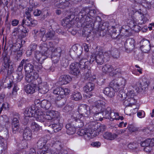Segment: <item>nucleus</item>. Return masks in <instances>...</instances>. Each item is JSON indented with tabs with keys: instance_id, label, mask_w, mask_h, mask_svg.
Instances as JSON below:
<instances>
[{
	"instance_id": "nucleus-1",
	"label": "nucleus",
	"mask_w": 154,
	"mask_h": 154,
	"mask_svg": "<svg viewBox=\"0 0 154 154\" xmlns=\"http://www.w3.org/2000/svg\"><path fill=\"white\" fill-rule=\"evenodd\" d=\"M95 11L94 10H90L88 8H82L79 13L75 11L74 12V15L76 16L75 20L81 23L83 27L92 29L97 20L100 18L98 16L94 17Z\"/></svg>"
},
{
	"instance_id": "nucleus-2",
	"label": "nucleus",
	"mask_w": 154,
	"mask_h": 154,
	"mask_svg": "<svg viewBox=\"0 0 154 154\" xmlns=\"http://www.w3.org/2000/svg\"><path fill=\"white\" fill-rule=\"evenodd\" d=\"M25 79L28 83H30L35 85H38L42 82L38 74L34 69V66L29 63L24 66Z\"/></svg>"
},
{
	"instance_id": "nucleus-3",
	"label": "nucleus",
	"mask_w": 154,
	"mask_h": 154,
	"mask_svg": "<svg viewBox=\"0 0 154 154\" xmlns=\"http://www.w3.org/2000/svg\"><path fill=\"white\" fill-rule=\"evenodd\" d=\"M58 112L57 111L51 110L46 112H42L40 109H38L35 113V117L38 121L43 122L46 120H51L58 116Z\"/></svg>"
},
{
	"instance_id": "nucleus-4",
	"label": "nucleus",
	"mask_w": 154,
	"mask_h": 154,
	"mask_svg": "<svg viewBox=\"0 0 154 154\" xmlns=\"http://www.w3.org/2000/svg\"><path fill=\"white\" fill-rule=\"evenodd\" d=\"M110 55V52H103L101 50L98 51L96 55L93 54L91 57L90 62L92 63L95 60L97 64L101 65L104 62L106 57H109Z\"/></svg>"
},
{
	"instance_id": "nucleus-5",
	"label": "nucleus",
	"mask_w": 154,
	"mask_h": 154,
	"mask_svg": "<svg viewBox=\"0 0 154 154\" xmlns=\"http://www.w3.org/2000/svg\"><path fill=\"white\" fill-rule=\"evenodd\" d=\"M134 22L136 23L142 25L144 24L149 20V16L148 14H143L141 11H136L132 16Z\"/></svg>"
},
{
	"instance_id": "nucleus-6",
	"label": "nucleus",
	"mask_w": 154,
	"mask_h": 154,
	"mask_svg": "<svg viewBox=\"0 0 154 154\" xmlns=\"http://www.w3.org/2000/svg\"><path fill=\"white\" fill-rule=\"evenodd\" d=\"M127 97L128 98L134 99L137 101V98L136 93L134 90H129L126 94L122 91H120L117 96V98L119 101H123L126 97Z\"/></svg>"
},
{
	"instance_id": "nucleus-7",
	"label": "nucleus",
	"mask_w": 154,
	"mask_h": 154,
	"mask_svg": "<svg viewBox=\"0 0 154 154\" xmlns=\"http://www.w3.org/2000/svg\"><path fill=\"white\" fill-rule=\"evenodd\" d=\"M51 123L48 126L53 129V131L57 133L60 131L63 127V125L60 122V114L58 112V116L51 119Z\"/></svg>"
},
{
	"instance_id": "nucleus-8",
	"label": "nucleus",
	"mask_w": 154,
	"mask_h": 154,
	"mask_svg": "<svg viewBox=\"0 0 154 154\" xmlns=\"http://www.w3.org/2000/svg\"><path fill=\"white\" fill-rule=\"evenodd\" d=\"M141 146L144 147V151L146 152H149L154 146V138L148 139L140 143Z\"/></svg>"
},
{
	"instance_id": "nucleus-9",
	"label": "nucleus",
	"mask_w": 154,
	"mask_h": 154,
	"mask_svg": "<svg viewBox=\"0 0 154 154\" xmlns=\"http://www.w3.org/2000/svg\"><path fill=\"white\" fill-rule=\"evenodd\" d=\"M126 80L123 78H119L117 80H114L110 82V85L114 88L117 91L119 87L123 88L126 85Z\"/></svg>"
},
{
	"instance_id": "nucleus-10",
	"label": "nucleus",
	"mask_w": 154,
	"mask_h": 154,
	"mask_svg": "<svg viewBox=\"0 0 154 154\" xmlns=\"http://www.w3.org/2000/svg\"><path fill=\"white\" fill-rule=\"evenodd\" d=\"M94 107L92 109V112L102 111L106 107V103L102 100H98L94 102Z\"/></svg>"
},
{
	"instance_id": "nucleus-11",
	"label": "nucleus",
	"mask_w": 154,
	"mask_h": 154,
	"mask_svg": "<svg viewBox=\"0 0 154 154\" xmlns=\"http://www.w3.org/2000/svg\"><path fill=\"white\" fill-rule=\"evenodd\" d=\"M78 111L79 114L86 117H88L91 114L89 107L85 104L80 105L79 107Z\"/></svg>"
},
{
	"instance_id": "nucleus-12",
	"label": "nucleus",
	"mask_w": 154,
	"mask_h": 154,
	"mask_svg": "<svg viewBox=\"0 0 154 154\" xmlns=\"http://www.w3.org/2000/svg\"><path fill=\"white\" fill-rule=\"evenodd\" d=\"M94 131L91 129H81L77 131V134L81 136H84V138L86 140H89L91 138V135Z\"/></svg>"
},
{
	"instance_id": "nucleus-13",
	"label": "nucleus",
	"mask_w": 154,
	"mask_h": 154,
	"mask_svg": "<svg viewBox=\"0 0 154 154\" xmlns=\"http://www.w3.org/2000/svg\"><path fill=\"white\" fill-rule=\"evenodd\" d=\"M70 92V90L68 88H63L61 87L57 88L53 90L54 94L60 96L61 98H63L64 96L68 95Z\"/></svg>"
},
{
	"instance_id": "nucleus-14",
	"label": "nucleus",
	"mask_w": 154,
	"mask_h": 154,
	"mask_svg": "<svg viewBox=\"0 0 154 154\" xmlns=\"http://www.w3.org/2000/svg\"><path fill=\"white\" fill-rule=\"evenodd\" d=\"M135 40L132 38H128L125 40L122 41L121 44H124V47L126 50H133L134 47Z\"/></svg>"
},
{
	"instance_id": "nucleus-15",
	"label": "nucleus",
	"mask_w": 154,
	"mask_h": 154,
	"mask_svg": "<svg viewBox=\"0 0 154 154\" xmlns=\"http://www.w3.org/2000/svg\"><path fill=\"white\" fill-rule=\"evenodd\" d=\"M102 111L104 115L103 118L107 119H110L111 121H112L116 119V117L115 116V114L117 115L116 113L115 114L114 112H111V108L110 107H107L104 110L103 109Z\"/></svg>"
},
{
	"instance_id": "nucleus-16",
	"label": "nucleus",
	"mask_w": 154,
	"mask_h": 154,
	"mask_svg": "<svg viewBox=\"0 0 154 154\" xmlns=\"http://www.w3.org/2000/svg\"><path fill=\"white\" fill-rule=\"evenodd\" d=\"M114 70L112 66L111 65L105 64L103 66L102 68V71L103 74H107L109 73L110 75L112 76L116 74V70Z\"/></svg>"
},
{
	"instance_id": "nucleus-17",
	"label": "nucleus",
	"mask_w": 154,
	"mask_h": 154,
	"mask_svg": "<svg viewBox=\"0 0 154 154\" xmlns=\"http://www.w3.org/2000/svg\"><path fill=\"white\" fill-rule=\"evenodd\" d=\"M37 21L35 20H33L32 18H23L22 21L21 26H23L24 25L27 26L34 27L37 24Z\"/></svg>"
},
{
	"instance_id": "nucleus-18",
	"label": "nucleus",
	"mask_w": 154,
	"mask_h": 154,
	"mask_svg": "<svg viewBox=\"0 0 154 154\" xmlns=\"http://www.w3.org/2000/svg\"><path fill=\"white\" fill-rule=\"evenodd\" d=\"M71 73L73 75L77 76L80 73L79 70L77 62H75L71 63L70 66Z\"/></svg>"
},
{
	"instance_id": "nucleus-19",
	"label": "nucleus",
	"mask_w": 154,
	"mask_h": 154,
	"mask_svg": "<svg viewBox=\"0 0 154 154\" xmlns=\"http://www.w3.org/2000/svg\"><path fill=\"white\" fill-rule=\"evenodd\" d=\"M34 57L36 60L40 64L43 63L44 61L47 58L46 55L44 54L40 51H36L34 54Z\"/></svg>"
},
{
	"instance_id": "nucleus-20",
	"label": "nucleus",
	"mask_w": 154,
	"mask_h": 154,
	"mask_svg": "<svg viewBox=\"0 0 154 154\" xmlns=\"http://www.w3.org/2000/svg\"><path fill=\"white\" fill-rule=\"evenodd\" d=\"M94 84L91 82L88 83L86 86L83 88V90L85 93H87V94H85L87 98H90L92 94L90 92L92 91L94 88Z\"/></svg>"
},
{
	"instance_id": "nucleus-21",
	"label": "nucleus",
	"mask_w": 154,
	"mask_h": 154,
	"mask_svg": "<svg viewBox=\"0 0 154 154\" xmlns=\"http://www.w3.org/2000/svg\"><path fill=\"white\" fill-rule=\"evenodd\" d=\"M110 85L109 87L104 88L103 92L106 95L110 98H112L115 95L116 91L114 90V89L115 88L111 86Z\"/></svg>"
},
{
	"instance_id": "nucleus-22",
	"label": "nucleus",
	"mask_w": 154,
	"mask_h": 154,
	"mask_svg": "<svg viewBox=\"0 0 154 154\" xmlns=\"http://www.w3.org/2000/svg\"><path fill=\"white\" fill-rule=\"evenodd\" d=\"M34 107H27L24 112V115L26 117H31L35 116L36 111L35 110Z\"/></svg>"
},
{
	"instance_id": "nucleus-23",
	"label": "nucleus",
	"mask_w": 154,
	"mask_h": 154,
	"mask_svg": "<svg viewBox=\"0 0 154 154\" xmlns=\"http://www.w3.org/2000/svg\"><path fill=\"white\" fill-rule=\"evenodd\" d=\"M71 79V78L69 75H62L59 78V83L61 85H65L69 83Z\"/></svg>"
},
{
	"instance_id": "nucleus-24",
	"label": "nucleus",
	"mask_w": 154,
	"mask_h": 154,
	"mask_svg": "<svg viewBox=\"0 0 154 154\" xmlns=\"http://www.w3.org/2000/svg\"><path fill=\"white\" fill-rule=\"evenodd\" d=\"M77 64H78L79 67L80 68L82 71L88 68V62L86 59H82L79 62H77Z\"/></svg>"
},
{
	"instance_id": "nucleus-25",
	"label": "nucleus",
	"mask_w": 154,
	"mask_h": 154,
	"mask_svg": "<svg viewBox=\"0 0 154 154\" xmlns=\"http://www.w3.org/2000/svg\"><path fill=\"white\" fill-rule=\"evenodd\" d=\"M38 85V91L42 94H45L48 91L49 89L46 83L42 82Z\"/></svg>"
},
{
	"instance_id": "nucleus-26",
	"label": "nucleus",
	"mask_w": 154,
	"mask_h": 154,
	"mask_svg": "<svg viewBox=\"0 0 154 154\" xmlns=\"http://www.w3.org/2000/svg\"><path fill=\"white\" fill-rule=\"evenodd\" d=\"M66 132L69 135H72L76 132L75 126L70 123L67 124L66 125Z\"/></svg>"
},
{
	"instance_id": "nucleus-27",
	"label": "nucleus",
	"mask_w": 154,
	"mask_h": 154,
	"mask_svg": "<svg viewBox=\"0 0 154 154\" xmlns=\"http://www.w3.org/2000/svg\"><path fill=\"white\" fill-rule=\"evenodd\" d=\"M32 136L31 130L29 128H26L23 131V136L25 140H29L31 139Z\"/></svg>"
},
{
	"instance_id": "nucleus-28",
	"label": "nucleus",
	"mask_w": 154,
	"mask_h": 154,
	"mask_svg": "<svg viewBox=\"0 0 154 154\" xmlns=\"http://www.w3.org/2000/svg\"><path fill=\"white\" fill-rule=\"evenodd\" d=\"M148 84L146 79H143L138 83V87L140 89L145 91L147 88Z\"/></svg>"
},
{
	"instance_id": "nucleus-29",
	"label": "nucleus",
	"mask_w": 154,
	"mask_h": 154,
	"mask_svg": "<svg viewBox=\"0 0 154 154\" xmlns=\"http://www.w3.org/2000/svg\"><path fill=\"white\" fill-rule=\"evenodd\" d=\"M4 68L2 69V71L5 73H8V72L12 71L13 70V63H4Z\"/></svg>"
},
{
	"instance_id": "nucleus-30",
	"label": "nucleus",
	"mask_w": 154,
	"mask_h": 154,
	"mask_svg": "<svg viewBox=\"0 0 154 154\" xmlns=\"http://www.w3.org/2000/svg\"><path fill=\"white\" fill-rule=\"evenodd\" d=\"M129 27L127 26H123L121 27V29L120 30V33L121 35H125V36H128L130 35L129 33L128 29Z\"/></svg>"
},
{
	"instance_id": "nucleus-31",
	"label": "nucleus",
	"mask_w": 154,
	"mask_h": 154,
	"mask_svg": "<svg viewBox=\"0 0 154 154\" xmlns=\"http://www.w3.org/2000/svg\"><path fill=\"white\" fill-rule=\"evenodd\" d=\"M10 124L9 119L5 115L0 117V124L7 126Z\"/></svg>"
},
{
	"instance_id": "nucleus-32",
	"label": "nucleus",
	"mask_w": 154,
	"mask_h": 154,
	"mask_svg": "<svg viewBox=\"0 0 154 154\" xmlns=\"http://www.w3.org/2000/svg\"><path fill=\"white\" fill-rule=\"evenodd\" d=\"M36 86L28 85L25 87V90L27 94H33L35 92Z\"/></svg>"
},
{
	"instance_id": "nucleus-33",
	"label": "nucleus",
	"mask_w": 154,
	"mask_h": 154,
	"mask_svg": "<svg viewBox=\"0 0 154 154\" xmlns=\"http://www.w3.org/2000/svg\"><path fill=\"white\" fill-rule=\"evenodd\" d=\"M92 113L94 114L93 118L95 120L101 121L104 118H103L104 115L102 111H97L95 112Z\"/></svg>"
},
{
	"instance_id": "nucleus-34",
	"label": "nucleus",
	"mask_w": 154,
	"mask_h": 154,
	"mask_svg": "<svg viewBox=\"0 0 154 154\" xmlns=\"http://www.w3.org/2000/svg\"><path fill=\"white\" fill-rule=\"evenodd\" d=\"M40 51L42 53L46 55L47 57L48 56V49L49 48L47 44L43 43V44H41V45L40 46Z\"/></svg>"
},
{
	"instance_id": "nucleus-35",
	"label": "nucleus",
	"mask_w": 154,
	"mask_h": 154,
	"mask_svg": "<svg viewBox=\"0 0 154 154\" xmlns=\"http://www.w3.org/2000/svg\"><path fill=\"white\" fill-rule=\"evenodd\" d=\"M29 60L28 59H23L22 60L21 62H20L18 68H17V72H22V70L23 69V64H24V66L27 64L29 63Z\"/></svg>"
},
{
	"instance_id": "nucleus-36",
	"label": "nucleus",
	"mask_w": 154,
	"mask_h": 154,
	"mask_svg": "<svg viewBox=\"0 0 154 154\" xmlns=\"http://www.w3.org/2000/svg\"><path fill=\"white\" fill-rule=\"evenodd\" d=\"M72 118L74 119L75 122V127L76 128H81L84 125V123L82 121L79 119H78L75 117L72 116Z\"/></svg>"
},
{
	"instance_id": "nucleus-37",
	"label": "nucleus",
	"mask_w": 154,
	"mask_h": 154,
	"mask_svg": "<svg viewBox=\"0 0 154 154\" xmlns=\"http://www.w3.org/2000/svg\"><path fill=\"white\" fill-rule=\"evenodd\" d=\"M125 99L126 100L123 102V104L126 106H129L132 104H134L137 102V101L134 99H132L128 98L126 97Z\"/></svg>"
},
{
	"instance_id": "nucleus-38",
	"label": "nucleus",
	"mask_w": 154,
	"mask_h": 154,
	"mask_svg": "<svg viewBox=\"0 0 154 154\" xmlns=\"http://www.w3.org/2000/svg\"><path fill=\"white\" fill-rule=\"evenodd\" d=\"M20 26L21 25H20L17 27L14 28L12 32V35L14 36H17L18 38H22L20 28Z\"/></svg>"
},
{
	"instance_id": "nucleus-39",
	"label": "nucleus",
	"mask_w": 154,
	"mask_h": 154,
	"mask_svg": "<svg viewBox=\"0 0 154 154\" xmlns=\"http://www.w3.org/2000/svg\"><path fill=\"white\" fill-rule=\"evenodd\" d=\"M52 55L54 56H57L59 57H61L62 54V50L60 47H57L54 48V49H52L51 50Z\"/></svg>"
},
{
	"instance_id": "nucleus-40",
	"label": "nucleus",
	"mask_w": 154,
	"mask_h": 154,
	"mask_svg": "<svg viewBox=\"0 0 154 154\" xmlns=\"http://www.w3.org/2000/svg\"><path fill=\"white\" fill-rule=\"evenodd\" d=\"M20 115L18 113H14L13 114V118L12 122V125H19V119Z\"/></svg>"
},
{
	"instance_id": "nucleus-41",
	"label": "nucleus",
	"mask_w": 154,
	"mask_h": 154,
	"mask_svg": "<svg viewBox=\"0 0 154 154\" xmlns=\"http://www.w3.org/2000/svg\"><path fill=\"white\" fill-rule=\"evenodd\" d=\"M41 103L40 107L42 108L48 109H49L51 106V103L47 100H43L41 101Z\"/></svg>"
},
{
	"instance_id": "nucleus-42",
	"label": "nucleus",
	"mask_w": 154,
	"mask_h": 154,
	"mask_svg": "<svg viewBox=\"0 0 154 154\" xmlns=\"http://www.w3.org/2000/svg\"><path fill=\"white\" fill-rule=\"evenodd\" d=\"M55 32L54 31H48L45 34V37L48 40L53 39L55 38Z\"/></svg>"
},
{
	"instance_id": "nucleus-43",
	"label": "nucleus",
	"mask_w": 154,
	"mask_h": 154,
	"mask_svg": "<svg viewBox=\"0 0 154 154\" xmlns=\"http://www.w3.org/2000/svg\"><path fill=\"white\" fill-rule=\"evenodd\" d=\"M143 5L148 9H150L152 8H154V0H149V1H146L145 4Z\"/></svg>"
},
{
	"instance_id": "nucleus-44",
	"label": "nucleus",
	"mask_w": 154,
	"mask_h": 154,
	"mask_svg": "<svg viewBox=\"0 0 154 154\" xmlns=\"http://www.w3.org/2000/svg\"><path fill=\"white\" fill-rule=\"evenodd\" d=\"M72 98L73 100L75 101H78L82 99V96L81 94L78 91H75L72 95Z\"/></svg>"
},
{
	"instance_id": "nucleus-45",
	"label": "nucleus",
	"mask_w": 154,
	"mask_h": 154,
	"mask_svg": "<svg viewBox=\"0 0 154 154\" xmlns=\"http://www.w3.org/2000/svg\"><path fill=\"white\" fill-rule=\"evenodd\" d=\"M31 129L34 131L37 132L41 129V127L35 122H32L31 124Z\"/></svg>"
},
{
	"instance_id": "nucleus-46",
	"label": "nucleus",
	"mask_w": 154,
	"mask_h": 154,
	"mask_svg": "<svg viewBox=\"0 0 154 154\" xmlns=\"http://www.w3.org/2000/svg\"><path fill=\"white\" fill-rule=\"evenodd\" d=\"M0 154L4 153L7 149V146L6 144L4 143L2 140L0 141Z\"/></svg>"
},
{
	"instance_id": "nucleus-47",
	"label": "nucleus",
	"mask_w": 154,
	"mask_h": 154,
	"mask_svg": "<svg viewBox=\"0 0 154 154\" xmlns=\"http://www.w3.org/2000/svg\"><path fill=\"white\" fill-rule=\"evenodd\" d=\"M132 22L133 23V24H130V27L131 29L135 32H138L141 29L140 27L137 24V23H136V22H135V23L134 22Z\"/></svg>"
},
{
	"instance_id": "nucleus-48",
	"label": "nucleus",
	"mask_w": 154,
	"mask_h": 154,
	"mask_svg": "<svg viewBox=\"0 0 154 154\" xmlns=\"http://www.w3.org/2000/svg\"><path fill=\"white\" fill-rule=\"evenodd\" d=\"M110 52V54H111L113 58L117 59L119 57V52L117 49H114L111 52Z\"/></svg>"
},
{
	"instance_id": "nucleus-49",
	"label": "nucleus",
	"mask_w": 154,
	"mask_h": 154,
	"mask_svg": "<svg viewBox=\"0 0 154 154\" xmlns=\"http://www.w3.org/2000/svg\"><path fill=\"white\" fill-rule=\"evenodd\" d=\"M60 57L51 55V58L52 61V63L55 64L56 65H58Z\"/></svg>"
},
{
	"instance_id": "nucleus-50",
	"label": "nucleus",
	"mask_w": 154,
	"mask_h": 154,
	"mask_svg": "<svg viewBox=\"0 0 154 154\" xmlns=\"http://www.w3.org/2000/svg\"><path fill=\"white\" fill-rule=\"evenodd\" d=\"M83 72L82 74L85 76V78L87 79L90 77L91 75V71L88 68H86V69L82 71Z\"/></svg>"
},
{
	"instance_id": "nucleus-51",
	"label": "nucleus",
	"mask_w": 154,
	"mask_h": 154,
	"mask_svg": "<svg viewBox=\"0 0 154 154\" xmlns=\"http://www.w3.org/2000/svg\"><path fill=\"white\" fill-rule=\"evenodd\" d=\"M32 10V8H28L25 10V14L24 16L27 18H31V12Z\"/></svg>"
},
{
	"instance_id": "nucleus-52",
	"label": "nucleus",
	"mask_w": 154,
	"mask_h": 154,
	"mask_svg": "<svg viewBox=\"0 0 154 154\" xmlns=\"http://www.w3.org/2000/svg\"><path fill=\"white\" fill-rule=\"evenodd\" d=\"M112 32L111 34V36L112 38L113 39H116L118 38V36H119V33H116V30L114 26H112Z\"/></svg>"
},
{
	"instance_id": "nucleus-53",
	"label": "nucleus",
	"mask_w": 154,
	"mask_h": 154,
	"mask_svg": "<svg viewBox=\"0 0 154 154\" xmlns=\"http://www.w3.org/2000/svg\"><path fill=\"white\" fill-rule=\"evenodd\" d=\"M2 56L4 63H9V62H12V61L9 59V56L6 52L3 53Z\"/></svg>"
},
{
	"instance_id": "nucleus-54",
	"label": "nucleus",
	"mask_w": 154,
	"mask_h": 154,
	"mask_svg": "<svg viewBox=\"0 0 154 154\" xmlns=\"http://www.w3.org/2000/svg\"><path fill=\"white\" fill-rule=\"evenodd\" d=\"M56 6L58 8L64 9L67 6V2H61L56 4Z\"/></svg>"
},
{
	"instance_id": "nucleus-55",
	"label": "nucleus",
	"mask_w": 154,
	"mask_h": 154,
	"mask_svg": "<svg viewBox=\"0 0 154 154\" xmlns=\"http://www.w3.org/2000/svg\"><path fill=\"white\" fill-rule=\"evenodd\" d=\"M23 28L22 29H20L21 31V34L22 36V38H24L26 36V33L28 32L29 30L28 29H27L25 27L22 26Z\"/></svg>"
},
{
	"instance_id": "nucleus-56",
	"label": "nucleus",
	"mask_w": 154,
	"mask_h": 154,
	"mask_svg": "<svg viewBox=\"0 0 154 154\" xmlns=\"http://www.w3.org/2000/svg\"><path fill=\"white\" fill-rule=\"evenodd\" d=\"M40 154H57V152L53 151L51 152L50 149L47 148V150L45 149L42 150Z\"/></svg>"
},
{
	"instance_id": "nucleus-57",
	"label": "nucleus",
	"mask_w": 154,
	"mask_h": 154,
	"mask_svg": "<svg viewBox=\"0 0 154 154\" xmlns=\"http://www.w3.org/2000/svg\"><path fill=\"white\" fill-rule=\"evenodd\" d=\"M148 45H150V42L148 40L143 39L141 40L140 42V47H142Z\"/></svg>"
},
{
	"instance_id": "nucleus-58",
	"label": "nucleus",
	"mask_w": 154,
	"mask_h": 154,
	"mask_svg": "<svg viewBox=\"0 0 154 154\" xmlns=\"http://www.w3.org/2000/svg\"><path fill=\"white\" fill-rule=\"evenodd\" d=\"M141 51L145 53H148L150 49V45H148L140 47Z\"/></svg>"
},
{
	"instance_id": "nucleus-59",
	"label": "nucleus",
	"mask_w": 154,
	"mask_h": 154,
	"mask_svg": "<svg viewBox=\"0 0 154 154\" xmlns=\"http://www.w3.org/2000/svg\"><path fill=\"white\" fill-rule=\"evenodd\" d=\"M13 82L11 79H10L9 81L7 82V83L4 84V86L5 88H8V89L10 88L12 86Z\"/></svg>"
},
{
	"instance_id": "nucleus-60",
	"label": "nucleus",
	"mask_w": 154,
	"mask_h": 154,
	"mask_svg": "<svg viewBox=\"0 0 154 154\" xmlns=\"http://www.w3.org/2000/svg\"><path fill=\"white\" fill-rule=\"evenodd\" d=\"M18 146L20 149H26L27 147V143L26 141H22Z\"/></svg>"
},
{
	"instance_id": "nucleus-61",
	"label": "nucleus",
	"mask_w": 154,
	"mask_h": 154,
	"mask_svg": "<svg viewBox=\"0 0 154 154\" xmlns=\"http://www.w3.org/2000/svg\"><path fill=\"white\" fill-rule=\"evenodd\" d=\"M45 33V29L44 28H42L40 30L39 34L41 35L40 37H42L41 40L43 42L46 40V38L44 37V34Z\"/></svg>"
},
{
	"instance_id": "nucleus-62",
	"label": "nucleus",
	"mask_w": 154,
	"mask_h": 154,
	"mask_svg": "<svg viewBox=\"0 0 154 154\" xmlns=\"http://www.w3.org/2000/svg\"><path fill=\"white\" fill-rule=\"evenodd\" d=\"M128 128L131 132H134L137 130V128L132 124H129Z\"/></svg>"
},
{
	"instance_id": "nucleus-63",
	"label": "nucleus",
	"mask_w": 154,
	"mask_h": 154,
	"mask_svg": "<svg viewBox=\"0 0 154 154\" xmlns=\"http://www.w3.org/2000/svg\"><path fill=\"white\" fill-rule=\"evenodd\" d=\"M65 100L63 99H60L59 101L56 102L55 103L58 107H61L63 106L65 104Z\"/></svg>"
},
{
	"instance_id": "nucleus-64",
	"label": "nucleus",
	"mask_w": 154,
	"mask_h": 154,
	"mask_svg": "<svg viewBox=\"0 0 154 154\" xmlns=\"http://www.w3.org/2000/svg\"><path fill=\"white\" fill-rule=\"evenodd\" d=\"M20 127V125H12V131L14 133H16V132L19 130Z\"/></svg>"
}]
</instances>
